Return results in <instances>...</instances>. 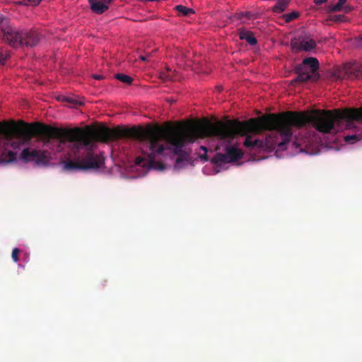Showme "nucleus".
<instances>
[{"label":"nucleus","mask_w":362,"mask_h":362,"mask_svg":"<svg viewBox=\"0 0 362 362\" xmlns=\"http://www.w3.org/2000/svg\"><path fill=\"white\" fill-rule=\"evenodd\" d=\"M362 120V107L326 110V134L356 128L354 122Z\"/></svg>","instance_id":"obj_2"},{"label":"nucleus","mask_w":362,"mask_h":362,"mask_svg":"<svg viewBox=\"0 0 362 362\" xmlns=\"http://www.w3.org/2000/svg\"><path fill=\"white\" fill-rule=\"evenodd\" d=\"M104 164V157L93 153L92 148L87 149L84 157L77 161H68L65 164L67 170L97 169Z\"/></svg>","instance_id":"obj_6"},{"label":"nucleus","mask_w":362,"mask_h":362,"mask_svg":"<svg viewBox=\"0 0 362 362\" xmlns=\"http://www.w3.org/2000/svg\"><path fill=\"white\" fill-rule=\"evenodd\" d=\"M346 1H347V0H339V1H338V3H339V4H341V6H343V5L346 3Z\"/></svg>","instance_id":"obj_32"},{"label":"nucleus","mask_w":362,"mask_h":362,"mask_svg":"<svg viewBox=\"0 0 362 362\" xmlns=\"http://www.w3.org/2000/svg\"><path fill=\"white\" fill-rule=\"evenodd\" d=\"M174 73L175 71H172L169 67H167L165 71L159 73V78L163 81H173L175 80Z\"/></svg>","instance_id":"obj_16"},{"label":"nucleus","mask_w":362,"mask_h":362,"mask_svg":"<svg viewBox=\"0 0 362 362\" xmlns=\"http://www.w3.org/2000/svg\"><path fill=\"white\" fill-rule=\"evenodd\" d=\"M243 151L235 146H226L224 153H218L213 158L214 163H228L236 161L243 157Z\"/></svg>","instance_id":"obj_7"},{"label":"nucleus","mask_w":362,"mask_h":362,"mask_svg":"<svg viewBox=\"0 0 362 362\" xmlns=\"http://www.w3.org/2000/svg\"><path fill=\"white\" fill-rule=\"evenodd\" d=\"M30 4L32 6H36L40 4L42 0H29Z\"/></svg>","instance_id":"obj_26"},{"label":"nucleus","mask_w":362,"mask_h":362,"mask_svg":"<svg viewBox=\"0 0 362 362\" xmlns=\"http://www.w3.org/2000/svg\"><path fill=\"white\" fill-rule=\"evenodd\" d=\"M22 30L13 27L8 18L0 14V38L13 48L22 45Z\"/></svg>","instance_id":"obj_5"},{"label":"nucleus","mask_w":362,"mask_h":362,"mask_svg":"<svg viewBox=\"0 0 362 362\" xmlns=\"http://www.w3.org/2000/svg\"><path fill=\"white\" fill-rule=\"evenodd\" d=\"M239 37L241 40H245L250 45H255L257 43V39L255 37L253 33L251 31L241 30L239 33Z\"/></svg>","instance_id":"obj_13"},{"label":"nucleus","mask_w":362,"mask_h":362,"mask_svg":"<svg viewBox=\"0 0 362 362\" xmlns=\"http://www.w3.org/2000/svg\"><path fill=\"white\" fill-rule=\"evenodd\" d=\"M17 153L16 152L9 151L4 152L1 154L0 158V162L1 163H9L16 160Z\"/></svg>","instance_id":"obj_14"},{"label":"nucleus","mask_w":362,"mask_h":362,"mask_svg":"<svg viewBox=\"0 0 362 362\" xmlns=\"http://www.w3.org/2000/svg\"><path fill=\"white\" fill-rule=\"evenodd\" d=\"M21 250L16 247L13 249L12 253H11V258L14 262H17L19 260L18 255L20 253Z\"/></svg>","instance_id":"obj_23"},{"label":"nucleus","mask_w":362,"mask_h":362,"mask_svg":"<svg viewBox=\"0 0 362 362\" xmlns=\"http://www.w3.org/2000/svg\"><path fill=\"white\" fill-rule=\"evenodd\" d=\"M22 45L21 47H33L40 41V35L35 30H22Z\"/></svg>","instance_id":"obj_9"},{"label":"nucleus","mask_w":362,"mask_h":362,"mask_svg":"<svg viewBox=\"0 0 362 362\" xmlns=\"http://www.w3.org/2000/svg\"><path fill=\"white\" fill-rule=\"evenodd\" d=\"M21 158L25 162L36 161L37 163L42 162L45 159L43 152L35 149L30 150L29 148L23 150Z\"/></svg>","instance_id":"obj_10"},{"label":"nucleus","mask_w":362,"mask_h":362,"mask_svg":"<svg viewBox=\"0 0 362 362\" xmlns=\"http://www.w3.org/2000/svg\"><path fill=\"white\" fill-rule=\"evenodd\" d=\"M175 9L180 13H182L184 16H189L191 14L194 13V11L192 8H187L182 5H177L175 7Z\"/></svg>","instance_id":"obj_18"},{"label":"nucleus","mask_w":362,"mask_h":362,"mask_svg":"<svg viewBox=\"0 0 362 362\" xmlns=\"http://www.w3.org/2000/svg\"><path fill=\"white\" fill-rule=\"evenodd\" d=\"M20 4L23 6H30L29 0H23L20 2Z\"/></svg>","instance_id":"obj_28"},{"label":"nucleus","mask_w":362,"mask_h":362,"mask_svg":"<svg viewBox=\"0 0 362 362\" xmlns=\"http://www.w3.org/2000/svg\"><path fill=\"white\" fill-rule=\"evenodd\" d=\"M346 20H347V18L344 15H342V14L332 15V16H329L326 19V23H327V24L330 25V23H329V21H332V22H335V23H341V22L346 21Z\"/></svg>","instance_id":"obj_17"},{"label":"nucleus","mask_w":362,"mask_h":362,"mask_svg":"<svg viewBox=\"0 0 362 362\" xmlns=\"http://www.w3.org/2000/svg\"><path fill=\"white\" fill-rule=\"evenodd\" d=\"M139 59L142 61H146L147 59V56L141 55Z\"/></svg>","instance_id":"obj_31"},{"label":"nucleus","mask_w":362,"mask_h":362,"mask_svg":"<svg viewBox=\"0 0 362 362\" xmlns=\"http://www.w3.org/2000/svg\"><path fill=\"white\" fill-rule=\"evenodd\" d=\"M290 0L277 1V3L273 6L272 11L275 13H281L287 8Z\"/></svg>","instance_id":"obj_15"},{"label":"nucleus","mask_w":362,"mask_h":362,"mask_svg":"<svg viewBox=\"0 0 362 362\" xmlns=\"http://www.w3.org/2000/svg\"><path fill=\"white\" fill-rule=\"evenodd\" d=\"M105 4H106L107 6L109 7V4L113 1V0H102Z\"/></svg>","instance_id":"obj_30"},{"label":"nucleus","mask_w":362,"mask_h":362,"mask_svg":"<svg viewBox=\"0 0 362 362\" xmlns=\"http://www.w3.org/2000/svg\"><path fill=\"white\" fill-rule=\"evenodd\" d=\"M299 16V13L297 11H293L291 13H285L283 15V18L286 23L291 22L296 19Z\"/></svg>","instance_id":"obj_20"},{"label":"nucleus","mask_w":362,"mask_h":362,"mask_svg":"<svg viewBox=\"0 0 362 362\" xmlns=\"http://www.w3.org/2000/svg\"><path fill=\"white\" fill-rule=\"evenodd\" d=\"M30 123L13 122L11 124L0 122V139H4L13 148L30 143Z\"/></svg>","instance_id":"obj_3"},{"label":"nucleus","mask_w":362,"mask_h":362,"mask_svg":"<svg viewBox=\"0 0 362 362\" xmlns=\"http://www.w3.org/2000/svg\"><path fill=\"white\" fill-rule=\"evenodd\" d=\"M115 78H117V80L126 83V84H132V78L130 77L129 76H127L126 74H117L115 75Z\"/></svg>","instance_id":"obj_19"},{"label":"nucleus","mask_w":362,"mask_h":362,"mask_svg":"<svg viewBox=\"0 0 362 362\" xmlns=\"http://www.w3.org/2000/svg\"><path fill=\"white\" fill-rule=\"evenodd\" d=\"M345 76L351 80L362 77V64L356 62L345 64L339 77Z\"/></svg>","instance_id":"obj_8"},{"label":"nucleus","mask_w":362,"mask_h":362,"mask_svg":"<svg viewBox=\"0 0 362 362\" xmlns=\"http://www.w3.org/2000/svg\"><path fill=\"white\" fill-rule=\"evenodd\" d=\"M91 11L97 14H102L108 9V6L104 2L98 0H88Z\"/></svg>","instance_id":"obj_11"},{"label":"nucleus","mask_w":362,"mask_h":362,"mask_svg":"<svg viewBox=\"0 0 362 362\" xmlns=\"http://www.w3.org/2000/svg\"><path fill=\"white\" fill-rule=\"evenodd\" d=\"M342 6H341V4L337 3V4H334V5L329 6V11H331V12L339 11L341 10Z\"/></svg>","instance_id":"obj_25"},{"label":"nucleus","mask_w":362,"mask_h":362,"mask_svg":"<svg viewBox=\"0 0 362 362\" xmlns=\"http://www.w3.org/2000/svg\"><path fill=\"white\" fill-rule=\"evenodd\" d=\"M202 158H204V159H205V160H207V158H206V156H203V157H202Z\"/></svg>","instance_id":"obj_35"},{"label":"nucleus","mask_w":362,"mask_h":362,"mask_svg":"<svg viewBox=\"0 0 362 362\" xmlns=\"http://www.w3.org/2000/svg\"><path fill=\"white\" fill-rule=\"evenodd\" d=\"M293 145H296L297 146L296 142H293Z\"/></svg>","instance_id":"obj_37"},{"label":"nucleus","mask_w":362,"mask_h":362,"mask_svg":"<svg viewBox=\"0 0 362 362\" xmlns=\"http://www.w3.org/2000/svg\"><path fill=\"white\" fill-rule=\"evenodd\" d=\"M93 78L96 79V80H101L103 78V76L102 75H99V74H95L93 76Z\"/></svg>","instance_id":"obj_29"},{"label":"nucleus","mask_w":362,"mask_h":362,"mask_svg":"<svg viewBox=\"0 0 362 362\" xmlns=\"http://www.w3.org/2000/svg\"><path fill=\"white\" fill-rule=\"evenodd\" d=\"M67 101H69V102H70V103H73V102H74V101H73V100H72V99H70V98H69V99H67Z\"/></svg>","instance_id":"obj_34"},{"label":"nucleus","mask_w":362,"mask_h":362,"mask_svg":"<svg viewBox=\"0 0 362 362\" xmlns=\"http://www.w3.org/2000/svg\"><path fill=\"white\" fill-rule=\"evenodd\" d=\"M235 17L237 18V19L238 20H241L243 19V18H246L247 19H250L251 17H252V13L249 11H246V12H240V13H237L235 14Z\"/></svg>","instance_id":"obj_22"},{"label":"nucleus","mask_w":362,"mask_h":362,"mask_svg":"<svg viewBox=\"0 0 362 362\" xmlns=\"http://www.w3.org/2000/svg\"><path fill=\"white\" fill-rule=\"evenodd\" d=\"M202 148L206 152V148L204 147V146H202Z\"/></svg>","instance_id":"obj_33"},{"label":"nucleus","mask_w":362,"mask_h":362,"mask_svg":"<svg viewBox=\"0 0 362 362\" xmlns=\"http://www.w3.org/2000/svg\"><path fill=\"white\" fill-rule=\"evenodd\" d=\"M10 57V54L8 52H6L4 54L0 52V64H4L6 61Z\"/></svg>","instance_id":"obj_24"},{"label":"nucleus","mask_w":362,"mask_h":362,"mask_svg":"<svg viewBox=\"0 0 362 362\" xmlns=\"http://www.w3.org/2000/svg\"><path fill=\"white\" fill-rule=\"evenodd\" d=\"M291 45L293 46V47H296V45L294 44V42L292 41L291 42Z\"/></svg>","instance_id":"obj_36"},{"label":"nucleus","mask_w":362,"mask_h":362,"mask_svg":"<svg viewBox=\"0 0 362 362\" xmlns=\"http://www.w3.org/2000/svg\"><path fill=\"white\" fill-rule=\"evenodd\" d=\"M316 47V42L310 37H304L302 39L299 40V48L298 49H302L304 51H310L315 49Z\"/></svg>","instance_id":"obj_12"},{"label":"nucleus","mask_w":362,"mask_h":362,"mask_svg":"<svg viewBox=\"0 0 362 362\" xmlns=\"http://www.w3.org/2000/svg\"><path fill=\"white\" fill-rule=\"evenodd\" d=\"M361 136L358 134L348 135V136H346L344 138V139L346 142L351 143V144H354L356 141L361 140Z\"/></svg>","instance_id":"obj_21"},{"label":"nucleus","mask_w":362,"mask_h":362,"mask_svg":"<svg viewBox=\"0 0 362 362\" xmlns=\"http://www.w3.org/2000/svg\"><path fill=\"white\" fill-rule=\"evenodd\" d=\"M318 69L319 62L316 58L304 59L302 64L296 69L297 77L291 81V84L294 85L297 82L305 83L308 81H317L320 77Z\"/></svg>","instance_id":"obj_4"},{"label":"nucleus","mask_w":362,"mask_h":362,"mask_svg":"<svg viewBox=\"0 0 362 362\" xmlns=\"http://www.w3.org/2000/svg\"><path fill=\"white\" fill-rule=\"evenodd\" d=\"M29 134L30 141L37 136L46 145L55 139L59 144L74 142L78 148L89 147L93 140L108 142L121 138L134 139L142 143L144 156L136 158V165H143L144 160H147L152 166L156 157L167 155L168 152L177 156L175 163L178 165L187 158V154L182 149L185 144L193 143L198 138L215 136L221 140H231L236 135H246L244 146L247 148L272 151L277 147L281 150V114H269L245 122L191 123L177 129L119 126L113 129L103 126L95 130L89 126L65 129L34 122L30 123Z\"/></svg>","instance_id":"obj_1"},{"label":"nucleus","mask_w":362,"mask_h":362,"mask_svg":"<svg viewBox=\"0 0 362 362\" xmlns=\"http://www.w3.org/2000/svg\"><path fill=\"white\" fill-rule=\"evenodd\" d=\"M328 0H314V3L316 6H321L322 4L326 3Z\"/></svg>","instance_id":"obj_27"}]
</instances>
